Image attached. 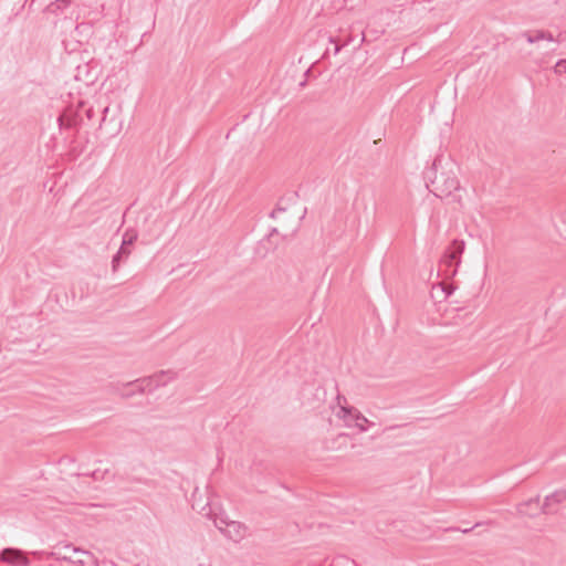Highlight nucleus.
Wrapping results in <instances>:
<instances>
[{"instance_id": "2eb2a0df", "label": "nucleus", "mask_w": 566, "mask_h": 566, "mask_svg": "<svg viewBox=\"0 0 566 566\" xmlns=\"http://www.w3.org/2000/svg\"><path fill=\"white\" fill-rule=\"evenodd\" d=\"M125 386L130 387L132 385H129V382H127ZM133 386L136 387V390H134L135 394L136 392L137 394H144L146 390H148V387H147L146 384L136 382Z\"/></svg>"}, {"instance_id": "4468645a", "label": "nucleus", "mask_w": 566, "mask_h": 566, "mask_svg": "<svg viewBox=\"0 0 566 566\" xmlns=\"http://www.w3.org/2000/svg\"><path fill=\"white\" fill-rule=\"evenodd\" d=\"M554 72L556 74H564L566 73V59L564 60H559L555 66H554Z\"/></svg>"}, {"instance_id": "aec40b11", "label": "nucleus", "mask_w": 566, "mask_h": 566, "mask_svg": "<svg viewBox=\"0 0 566 566\" xmlns=\"http://www.w3.org/2000/svg\"><path fill=\"white\" fill-rule=\"evenodd\" d=\"M471 530H472V528H465V530H462V532H463L464 534H467V533H469Z\"/></svg>"}, {"instance_id": "9b49d317", "label": "nucleus", "mask_w": 566, "mask_h": 566, "mask_svg": "<svg viewBox=\"0 0 566 566\" xmlns=\"http://www.w3.org/2000/svg\"><path fill=\"white\" fill-rule=\"evenodd\" d=\"M368 426H374V422L369 421L359 410L355 413V427L360 431L365 432Z\"/></svg>"}, {"instance_id": "dca6fc26", "label": "nucleus", "mask_w": 566, "mask_h": 566, "mask_svg": "<svg viewBox=\"0 0 566 566\" xmlns=\"http://www.w3.org/2000/svg\"><path fill=\"white\" fill-rule=\"evenodd\" d=\"M70 2H72V0H56L54 3H51L48 9L51 10L52 12L54 11L52 9L53 6H55L57 9H61L62 7H65L67 6Z\"/></svg>"}, {"instance_id": "f257e3e1", "label": "nucleus", "mask_w": 566, "mask_h": 566, "mask_svg": "<svg viewBox=\"0 0 566 566\" xmlns=\"http://www.w3.org/2000/svg\"><path fill=\"white\" fill-rule=\"evenodd\" d=\"M434 177L430 179L431 191L439 198L450 199L452 202H461V196L457 193L460 190V182L452 170H438L437 161L432 166Z\"/></svg>"}, {"instance_id": "6ab92c4d", "label": "nucleus", "mask_w": 566, "mask_h": 566, "mask_svg": "<svg viewBox=\"0 0 566 566\" xmlns=\"http://www.w3.org/2000/svg\"><path fill=\"white\" fill-rule=\"evenodd\" d=\"M133 395H135V391H134V390H133V391H127V392L123 394V395H122V397H124V398H129V397H132Z\"/></svg>"}, {"instance_id": "4be33fe9", "label": "nucleus", "mask_w": 566, "mask_h": 566, "mask_svg": "<svg viewBox=\"0 0 566 566\" xmlns=\"http://www.w3.org/2000/svg\"><path fill=\"white\" fill-rule=\"evenodd\" d=\"M347 437V433H340L338 438Z\"/></svg>"}, {"instance_id": "ddd939ff", "label": "nucleus", "mask_w": 566, "mask_h": 566, "mask_svg": "<svg viewBox=\"0 0 566 566\" xmlns=\"http://www.w3.org/2000/svg\"><path fill=\"white\" fill-rule=\"evenodd\" d=\"M137 239V233L135 231H126L123 237V245H132Z\"/></svg>"}, {"instance_id": "5701e85b", "label": "nucleus", "mask_w": 566, "mask_h": 566, "mask_svg": "<svg viewBox=\"0 0 566 566\" xmlns=\"http://www.w3.org/2000/svg\"><path fill=\"white\" fill-rule=\"evenodd\" d=\"M33 4H34V0H31V1H30V4H29V6H30V8H31Z\"/></svg>"}, {"instance_id": "7ed1b4c3", "label": "nucleus", "mask_w": 566, "mask_h": 566, "mask_svg": "<svg viewBox=\"0 0 566 566\" xmlns=\"http://www.w3.org/2000/svg\"><path fill=\"white\" fill-rule=\"evenodd\" d=\"M51 557L56 560H64L74 566H99L97 557L83 548L76 547L71 543H61L51 553Z\"/></svg>"}, {"instance_id": "a211bd4d", "label": "nucleus", "mask_w": 566, "mask_h": 566, "mask_svg": "<svg viewBox=\"0 0 566 566\" xmlns=\"http://www.w3.org/2000/svg\"><path fill=\"white\" fill-rule=\"evenodd\" d=\"M284 212H285V209L279 208V209H275V210L272 211L271 217L272 218H277L279 214H282Z\"/></svg>"}, {"instance_id": "1a4fd4ad", "label": "nucleus", "mask_w": 566, "mask_h": 566, "mask_svg": "<svg viewBox=\"0 0 566 566\" xmlns=\"http://www.w3.org/2000/svg\"><path fill=\"white\" fill-rule=\"evenodd\" d=\"M358 409L350 406H342L335 411V416L344 422L347 428L355 427V413Z\"/></svg>"}, {"instance_id": "39448f33", "label": "nucleus", "mask_w": 566, "mask_h": 566, "mask_svg": "<svg viewBox=\"0 0 566 566\" xmlns=\"http://www.w3.org/2000/svg\"><path fill=\"white\" fill-rule=\"evenodd\" d=\"M176 376V373L171 370H160L151 376L129 381V385H134L136 382L146 384L148 390L151 391L160 386L167 385L169 381L174 380Z\"/></svg>"}, {"instance_id": "6e6552de", "label": "nucleus", "mask_w": 566, "mask_h": 566, "mask_svg": "<svg viewBox=\"0 0 566 566\" xmlns=\"http://www.w3.org/2000/svg\"><path fill=\"white\" fill-rule=\"evenodd\" d=\"M565 500H566V491L565 490H559V491L554 492L553 494L546 496L545 502L542 506V512L545 514L554 513L556 511L555 505L564 502Z\"/></svg>"}, {"instance_id": "f03ea898", "label": "nucleus", "mask_w": 566, "mask_h": 566, "mask_svg": "<svg viewBox=\"0 0 566 566\" xmlns=\"http://www.w3.org/2000/svg\"><path fill=\"white\" fill-rule=\"evenodd\" d=\"M523 39L530 44L535 45V49L530 51L528 54L534 57V61L542 65L547 62V57L556 50L557 41L549 31L533 30L526 31L521 34Z\"/></svg>"}, {"instance_id": "f3484780", "label": "nucleus", "mask_w": 566, "mask_h": 566, "mask_svg": "<svg viewBox=\"0 0 566 566\" xmlns=\"http://www.w3.org/2000/svg\"><path fill=\"white\" fill-rule=\"evenodd\" d=\"M342 406H347V399L343 395H337V397H336V407H334V411H336Z\"/></svg>"}, {"instance_id": "0eeeda50", "label": "nucleus", "mask_w": 566, "mask_h": 566, "mask_svg": "<svg viewBox=\"0 0 566 566\" xmlns=\"http://www.w3.org/2000/svg\"><path fill=\"white\" fill-rule=\"evenodd\" d=\"M0 562L7 563L12 566H28L29 558L22 551L17 548H4L0 552Z\"/></svg>"}, {"instance_id": "423d86ee", "label": "nucleus", "mask_w": 566, "mask_h": 566, "mask_svg": "<svg viewBox=\"0 0 566 566\" xmlns=\"http://www.w3.org/2000/svg\"><path fill=\"white\" fill-rule=\"evenodd\" d=\"M464 250V243L461 241L454 240L451 247L444 253L441 260V266H452L454 264V269L451 271H447V275L453 276L457 273V266L460 264V256Z\"/></svg>"}, {"instance_id": "f8f14e48", "label": "nucleus", "mask_w": 566, "mask_h": 566, "mask_svg": "<svg viewBox=\"0 0 566 566\" xmlns=\"http://www.w3.org/2000/svg\"><path fill=\"white\" fill-rule=\"evenodd\" d=\"M532 505L538 507V499H531L527 502H524V503L520 504L517 510H518V512L521 514H532L528 511V507L532 506Z\"/></svg>"}, {"instance_id": "20e7f679", "label": "nucleus", "mask_w": 566, "mask_h": 566, "mask_svg": "<svg viewBox=\"0 0 566 566\" xmlns=\"http://www.w3.org/2000/svg\"><path fill=\"white\" fill-rule=\"evenodd\" d=\"M216 527L234 543L241 542L247 536L248 527L238 521H229L223 517L214 518Z\"/></svg>"}, {"instance_id": "9d476101", "label": "nucleus", "mask_w": 566, "mask_h": 566, "mask_svg": "<svg viewBox=\"0 0 566 566\" xmlns=\"http://www.w3.org/2000/svg\"><path fill=\"white\" fill-rule=\"evenodd\" d=\"M132 251L127 245H120L117 253L113 256L112 260V270L116 272L120 265V262L126 261L130 255Z\"/></svg>"}, {"instance_id": "412c9836", "label": "nucleus", "mask_w": 566, "mask_h": 566, "mask_svg": "<svg viewBox=\"0 0 566 566\" xmlns=\"http://www.w3.org/2000/svg\"><path fill=\"white\" fill-rule=\"evenodd\" d=\"M446 292H447V295H450L452 290H447V289H443Z\"/></svg>"}]
</instances>
